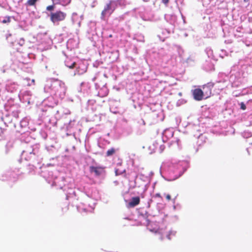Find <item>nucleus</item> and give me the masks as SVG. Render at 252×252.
Listing matches in <instances>:
<instances>
[{
	"mask_svg": "<svg viewBox=\"0 0 252 252\" xmlns=\"http://www.w3.org/2000/svg\"><path fill=\"white\" fill-rule=\"evenodd\" d=\"M75 64H74V63L71 64V65L68 66V67L70 68H73L75 67Z\"/></svg>",
	"mask_w": 252,
	"mask_h": 252,
	"instance_id": "2eb2a0df",
	"label": "nucleus"
},
{
	"mask_svg": "<svg viewBox=\"0 0 252 252\" xmlns=\"http://www.w3.org/2000/svg\"><path fill=\"white\" fill-rule=\"evenodd\" d=\"M105 167L101 166H91L89 167L90 172L91 173H94L96 176H99L103 173H105Z\"/></svg>",
	"mask_w": 252,
	"mask_h": 252,
	"instance_id": "7ed1b4c3",
	"label": "nucleus"
},
{
	"mask_svg": "<svg viewBox=\"0 0 252 252\" xmlns=\"http://www.w3.org/2000/svg\"><path fill=\"white\" fill-rule=\"evenodd\" d=\"M37 0H29L28 3L30 5H32L34 4Z\"/></svg>",
	"mask_w": 252,
	"mask_h": 252,
	"instance_id": "9d476101",
	"label": "nucleus"
},
{
	"mask_svg": "<svg viewBox=\"0 0 252 252\" xmlns=\"http://www.w3.org/2000/svg\"><path fill=\"white\" fill-rule=\"evenodd\" d=\"M66 16V14L64 12L61 11H57L51 14V20L53 23H55L64 20Z\"/></svg>",
	"mask_w": 252,
	"mask_h": 252,
	"instance_id": "f257e3e1",
	"label": "nucleus"
},
{
	"mask_svg": "<svg viewBox=\"0 0 252 252\" xmlns=\"http://www.w3.org/2000/svg\"><path fill=\"white\" fill-rule=\"evenodd\" d=\"M167 237L168 238V239L169 240H170V239H171V238H170V234H168V235H167Z\"/></svg>",
	"mask_w": 252,
	"mask_h": 252,
	"instance_id": "f3484780",
	"label": "nucleus"
},
{
	"mask_svg": "<svg viewBox=\"0 0 252 252\" xmlns=\"http://www.w3.org/2000/svg\"><path fill=\"white\" fill-rule=\"evenodd\" d=\"M54 9V6L53 5H50L47 7V10H52Z\"/></svg>",
	"mask_w": 252,
	"mask_h": 252,
	"instance_id": "f8f14e48",
	"label": "nucleus"
},
{
	"mask_svg": "<svg viewBox=\"0 0 252 252\" xmlns=\"http://www.w3.org/2000/svg\"><path fill=\"white\" fill-rule=\"evenodd\" d=\"M116 7V3L114 1H111L109 4H107L104 10L102 11L101 15L103 17L106 15L111 14Z\"/></svg>",
	"mask_w": 252,
	"mask_h": 252,
	"instance_id": "f03ea898",
	"label": "nucleus"
},
{
	"mask_svg": "<svg viewBox=\"0 0 252 252\" xmlns=\"http://www.w3.org/2000/svg\"><path fill=\"white\" fill-rule=\"evenodd\" d=\"M25 80L28 81H29L30 80V79L29 78H26L25 79Z\"/></svg>",
	"mask_w": 252,
	"mask_h": 252,
	"instance_id": "6ab92c4d",
	"label": "nucleus"
},
{
	"mask_svg": "<svg viewBox=\"0 0 252 252\" xmlns=\"http://www.w3.org/2000/svg\"><path fill=\"white\" fill-rule=\"evenodd\" d=\"M116 152V150L114 148H112L108 150L106 152V156L110 157L114 155Z\"/></svg>",
	"mask_w": 252,
	"mask_h": 252,
	"instance_id": "0eeeda50",
	"label": "nucleus"
},
{
	"mask_svg": "<svg viewBox=\"0 0 252 252\" xmlns=\"http://www.w3.org/2000/svg\"><path fill=\"white\" fill-rule=\"evenodd\" d=\"M166 198L168 201H170L171 200V196L169 194H167L166 195Z\"/></svg>",
	"mask_w": 252,
	"mask_h": 252,
	"instance_id": "ddd939ff",
	"label": "nucleus"
},
{
	"mask_svg": "<svg viewBox=\"0 0 252 252\" xmlns=\"http://www.w3.org/2000/svg\"><path fill=\"white\" fill-rule=\"evenodd\" d=\"M10 18L9 17H8L5 18V19H4L3 20H2V22L3 23H7L10 22Z\"/></svg>",
	"mask_w": 252,
	"mask_h": 252,
	"instance_id": "6e6552de",
	"label": "nucleus"
},
{
	"mask_svg": "<svg viewBox=\"0 0 252 252\" xmlns=\"http://www.w3.org/2000/svg\"><path fill=\"white\" fill-rule=\"evenodd\" d=\"M32 85H35V80L34 79H32Z\"/></svg>",
	"mask_w": 252,
	"mask_h": 252,
	"instance_id": "dca6fc26",
	"label": "nucleus"
},
{
	"mask_svg": "<svg viewBox=\"0 0 252 252\" xmlns=\"http://www.w3.org/2000/svg\"><path fill=\"white\" fill-rule=\"evenodd\" d=\"M192 95L195 100L200 101L203 98L204 91L200 89H195L192 91Z\"/></svg>",
	"mask_w": 252,
	"mask_h": 252,
	"instance_id": "20e7f679",
	"label": "nucleus"
},
{
	"mask_svg": "<svg viewBox=\"0 0 252 252\" xmlns=\"http://www.w3.org/2000/svg\"><path fill=\"white\" fill-rule=\"evenodd\" d=\"M154 196V197H158L161 198V200L162 199V197L159 193H156Z\"/></svg>",
	"mask_w": 252,
	"mask_h": 252,
	"instance_id": "9b49d317",
	"label": "nucleus"
},
{
	"mask_svg": "<svg viewBox=\"0 0 252 252\" xmlns=\"http://www.w3.org/2000/svg\"><path fill=\"white\" fill-rule=\"evenodd\" d=\"M28 85L30 86H31V84H28Z\"/></svg>",
	"mask_w": 252,
	"mask_h": 252,
	"instance_id": "aec40b11",
	"label": "nucleus"
},
{
	"mask_svg": "<svg viewBox=\"0 0 252 252\" xmlns=\"http://www.w3.org/2000/svg\"><path fill=\"white\" fill-rule=\"evenodd\" d=\"M115 174L116 176H118V175H119L121 174V173L119 172L118 169H115Z\"/></svg>",
	"mask_w": 252,
	"mask_h": 252,
	"instance_id": "4468645a",
	"label": "nucleus"
},
{
	"mask_svg": "<svg viewBox=\"0 0 252 252\" xmlns=\"http://www.w3.org/2000/svg\"><path fill=\"white\" fill-rule=\"evenodd\" d=\"M140 203V198L138 196L134 197L131 198V201L128 203V205L129 207H134Z\"/></svg>",
	"mask_w": 252,
	"mask_h": 252,
	"instance_id": "423d86ee",
	"label": "nucleus"
},
{
	"mask_svg": "<svg viewBox=\"0 0 252 252\" xmlns=\"http://www.w3.org/2000/svg\"><path fill=\"white\" fill-rule=\"evenodd\" d=\"M214 84L213 83H208L203 86L204 93H205L206 98L209 97L212 93V89L214 87Z\"/></svg>",
	"mask_w": 252,
	"mask_h": 252,
	"instance_id": "39448f33",
	"label": "nucleus"
},
{
	"mask_svg": "<svg viewBox=\"0 0 252 252\" xmlns=\"http://www.w3.org/2000/svg\"><path fill=\"white\" fill-rule=\"evenodd\" d=\"M241 109L244 110L246 109V106L244 102H241L240 104Z\"/></svg>",
	"mask_w": 252,
	"mask_h": 252,
	"instance_id": "1a4fd4ad",
	"label": "nucleus"
},
{
	"mask_svg": "<svg viewBox=\"0 0 252 252\" xmlns=\"http://www.w3.org/2000/svg\"><path fill=\"white\" fill-rule=\"evenodd\" d=\"M164 2V3H167L168 2V0H162Z\"/></svg>",
	"mask_w": 252,
	"mask_h": 252,
	"instance_id": "a211bd4d",
	"label": "nucleus"
}]
</instances>
